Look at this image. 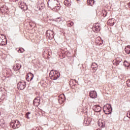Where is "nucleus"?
Listing matches in <instances>:
<instances>
[{
  "label": "nucleus",
  "instance_id": "obj_19",
  "mask_svg": "<svg viewBox=\"0 0 130 130\" xmlns=\"http://www.w3.org/2000/svg\"><path fill=\"white\" fill-rule=\"evenodd\" d=\"M87 4L88 6H93L95 4V1L94 0H87Z\"/></svg>",
  "mask_w": 130,
  "mask_h": 130
},
{
  "label": "nucleus",
  "instance_id": "obj_21",
  "mask_svg": "<svg viewBox=\"0 0 130 130\" xmlns=\"http://www.w3.org/2000/svg\"><path fill=\"white\" fill-rule=\"evenodd\" d=\"M125 51L126 53H127V54H130V46H127L126 48H125Z\"/></svg>",
  "mask_w": 130,
  "mask_h": 130
},
{
  "label": "nucleus",
  "instance_id": "obj_3",
  "mask_svg": "<svg viewBox=\"0 0 130 130\" xmlns=\"http://www.w3.org/2000/svg\"><path fill=\"white\" fill-rule=\"evenodd\" d=\"M103 111L106 114H110L112 111V108L109 104H107L104 106Z\"/></svg>",
  "mask_w": 130,
  "mask_h": 130
},
{
  "label": "nucleus",
  "instance_id": "obj_20",
  "mask_svg": "<svg viewBox=\"0 0 130 130\" xmlns=\"http://www.w3.org/2000/svg\"><path fill=\"white\" fill-rule=\"evenodd\" d=\"M22 67V65L20 63H16L15 64V69L16 71H18V70H20Z\"/></svg>",
  "mask_w": 130,
  "mask_h": 130
},
{
  "label": "nucleus",
  "instance_id": "obj_22",
  "mask_svg": "<svg viewBox=\"0 0 130 130\" xmlns=\"http://www.w3.org/2000/svg\"><path fill=\"white\" fill-rule=\"evenodd\" d=\"M95 29V31H96V32H98V31H100V26H99V24L98 23H96L95 24V26H94Z\"/></svg>",
  "mask_w": 130,
  "mask_h": 130
},
{
  "label": "nucleus",
  "instance_id": "obj_8",
  "mask_svg": "<svg viewBox=\"0 0 130 130\" xmlns=\"http://www.w3.org/2000/svg\"><path fill=\"white\" fill-rule=\"evenodd\" d=\"M33 104L35 106H38L40 104V98H36L34 100Z\"/></svg>",
  "mask_w": 130,
  "mask_h": 130
},
{
  "label": "nucleus",
  "instance_id": "obj_4",
  "mask_svg": "<svg viewBox=\"0 0 130 130\" xmlns=\"http://www.w3.org/2000/svg\"><path fill=\"white\" fill-rule=\"evenodd\" d=\"M11 126H12L13 128H19L20 127L21 124H20V122L18 120H12L10 123Z\"/></svg>",
  "mask_w": 130,
  "mask_h": 130
},
{
  "label": "nucleus",
  "instance_id": "obj_26",
  "mask_svg": "<svg viewBox=\"0 0 130 130\" xmlns=\"http://www.w3.org/2000/svg\"><path fill=\"white\" fill-rule=\"evenodd\" d=\"M124 66H125V67H129V63L128 62H127V61H124Z\"/></svg>",
  "mask_w": 130,
  "mask_h": 130
},
{
  "label": "nucleus",
  "instance_id": "obj_9",
  "mask_svg": "<svg viewBox=\"0 0 130 130\" xmlns=\"http://www.w3.org/2000/svg\"><path fill=\"white\" fill-rule=\"evenodd\" d=\"M64 102V95L61 94L59 95L58 102L60 104H62Z\"/></svg>",
  "mask_w": 130,
  "mask_h": 130
},
{
  "label": "nucleus",
  "instance_id": "obj_5",
  "mask_svg": "<svg viewBox=\"0 0 130 130\" xmlns=\"http://www.w3.org/2000/svg\"><path fill=\"white\" fill-rule=\"evenodd\" d=\"M26 87V83L24 81L20 82L17 84V88L19 90H24Z\"/></svg>",
  "mask_w": 130,
  "mask_h": 130
},
{
  "label": "nucleus",
  "instance_id": "obj_11",
  "mask_svg": "<svg viewBox=\"0 0 130 130\" xmlns=\"http://www.w3.org/2000/svg\"><path fill=\"white\" fill-rule=\"evenodd\" d=\"M121 61V59H119V58L118 57L113 61V63L115 64V66H118Z\"/></svg>",
  "mask_w": 130,
  "mask_h": 130
},
{
  "label": "nucleus",
  "instance_id": "obj_35",
  "mask_svg": "<svg viewBox=\"0 0 130 130\" xmlns=\"http://www.w3.org/2000/svg\"><path fill=\"white\" fill-rule=\"evenodd\" d=\"M106 15H107V14H106L105 15V16H106Z\"/></svg>",
  "mask_w": 130,
  "mask_h": 130
},
{
  "label": "nucleus",
  "instance_id": "obj_24",
  "mask_svg": "<svg viewBox=\"0 0 130 130\" xmlns=\"http://www.w3.org/2000/svg\"><path fill=\"white\" fill-rule=\"evenodd\" d=\"M29 74L30 76V81H32L33 80V78H34V75L31 73H29Z\"/></svg>",
  "mask_w": 130,
  "mask_h": 130
},
{
  "label": "nucleus",
  "instance_id": "obj_34",
  "mask_svg": "<svg viewBox=\"0 0 130 130\" xmlns=\"http://www.w3.org/2000/svg\"><path fill=\"white\" fill-rule=\"evenodd\" d=\"M86 123L87 125L89 124L90 123V121H88L87 123Z\"/></svg>",
  "mask_w": 130,
  "mask_h": 130
},
{
  "label": "nucleus",
  "instance_id": "obj_15",
  "mask_svg": "<svg viewBox=\"0 0 130 130\" xmlns=\"http://www.w3.org/2000/svg\"><path fill=\"white\" fill-rule=\"evenodd\" d=\"M91 68H92V70H93V71H95H95H97L98 65L97 64V63L93 62L92 64Z\"/></svg>",
  "mask_w": 130,
  "mask_h": 130
},
{
  "label": "nucleus",
  "instance_id": "obj_6",
  "mask_svg": "<svg viewBox=\"0 0 130 130\" xmlns=\"http://www.w3.org/2000/svg\"><path fill=\"white\" fill-rule=\"evenodd\" d=\"M47 36L49 38V39H52L54 36H53V31L51 30H48L46 32Z\"/></svg>",
  "mask_w": 130,
  "mask_h": 130
},
{
  "label": "nucleus",
  "instance_id": "obj_32",
  "mask_svg": "<svg viewBox=\"0 0 130 130\" xmlns=\"http://www.w3.org/2000/svg\"><path fill=\"white\" fill-rule=\"evenodd\" d=\"M127 117H128V118H130V112H128L127 113Z\"/></svg>",
  "mask_w": 130,
  "mask_h": 130
},
{
  "label": "nucleus",
  "instance_id": "obj_12",
  "mask_svg": "<svg viewBox=\"0 0 130 130\" xmlns=\"http://www.w3.org/2000/svg\"><path fill=\"white\" fill-rule=\"evenodd\" d=\"M5 38L6 37L4 35H0V45H5V42H4Z\"/></svg>",
  "mask_w": 130,
  "mask_h": 130
},
{
  "label": "nucleus",
  "instance_id": "obj_28",
  "mask_svg": "<svg viewBox=\"0 0 130 130\" xmlns=\"http://www.w3.org/2000/svg\"><path fill=\"white\" fill-rule=\"evenodd\" d=\"M126 84L128 87H130V79L127 80Z\"/></svg>",
  "mask_w": 130,
  "mask_h": 130
},
{
  "label": "nucleus",
  "instance_id": "obj_23",
  "mask_svg": "<svg viewBox=\"0 0 130 130\" xmlns=\"http://www.w3.org/2000/svg\"><path fill=\"white\" fill-rule=\"evenodd\" d=\"M55 22H57V23H60L61 21V18L60 17H58L54 19Z\"/></svg>",
  "mask_w": 130,
  "mask_h": 130
},
{
  "label": "nucleus",
  "instance_id": "obj_14",
  "mask_svg": "<svg viewBox=\"0 0 130 130\" xmlns=\"http://www.w3.org/2000/svg\"><path fill=\"white\" fill-rule=\"evenodd\" d=\"M108 25L110 26H113L114 25V19L112 18L108 21Z\"/></svg>",
  "mask_w": 130,
  "mask_h": 130
},
{
  "label": "nucleus",
  "instance_id": "obj_2",
  "mask_svg": "<svg viewBox=\"0 0 130 130\" xmlns=\"http://www.w3.org/2000/svg\"><path fill=\"white\" fill-rule=\"evenodd\" d=\"M50 77L52 80H57L60 77V74L56 71L51 70L50 73Z\"/></svg>",
  "mask_w": 130,
  "mask_h": 130
},
{
  "label": "nucleus",
  "instance_id": "obj_10",
  "mask_svg": "<svg viewBox=\"0 0 130 130\" xmlns=\"http://www.w3.org/2000/svg\"><path fill=\"white\" fill-rule=\"evenodd\" d=\"M93 110L95 112H100L101 111V107L99 105H95L93 107Z\"/></svg>",
  "mask_w": 130,
  "mask_h": 130
},
{
  "label": "nucleus",
  "instance_id": "obj_29",
  "mask_svg": "<svg viewBox=\"0 0 130 130\" xmlns=\"http://www.w3.org/2000/svg\"><path fill=\"white\" fill-rule=\"evenodd\" d=\"M29 114H30V113H27L26 114V117L27 118V119H30V117H29Z\"/></svg>",
  "mask_w": 130,
  "mask_h": 130
},
{
  "label": "nucleus",
  "instance_id": "obj_31",
  "mask_svg": "<svg viewBox=\"0 0 130 130\" xmlns=\"http://www.w3.org/2000/svg\"><path fill=\"white\" fill-rule=\"evenodd\" d=\"M69 24H70L71 26H73L74 25V22L69 21Z\"/></svg>",
  "mask_w": 130,
  "mask_h": 130
},
{
  "label": "nucleus",
  "instance_id": "obj_25",
  "mask_svg": "<svg viewBox=\"0 0 130 130\" xmlns=\"http://www.w3.org/2000/svg\"><path fill=\"white\" fill-rule=\"evenodd\" d=\"M3 124H5V121L4 120V119L0 120V125L3 126Z\"/></svg>",
  "mask_w": 130,
  "mask_h": 130
},
{
  "label": "nucleus",
  "instance_id": "obj_27",
  "mask_svg": "<svg viewBox=\"0 0 130 130\" xmlns=\"http://www.w3.org/2000/svg\"><path fill=\"white\" fill-rule=\"evenodd\" d=\"M44 8V4H41V5L39 6L40 10H42Z\"/></svg>",
  "mask_w": 130,
  "mask_h": 130
},
{
  "label": "nucleus",
  "instance_id": "obj_18",
  "mask_svg": "<svg viewBox=\"0 0 130 130\" xmlns=\"http://www.w3.org/2000/svg\"><path fill=\"white\" fill-rule=\"evenodd\" d=\"M25 5L26 4L22 2H20L18 3V6L21 9H23L25 8Z\"/></svg>",
  "mask_w": 130,
  "mask_h": 130
},
{
  "label": "nucleus",
  "instance_id": "obj_1",
  "mask_svg": "<svg viewBox=\"0 0 130 130\" xmlns=\"http://www.w3.org/2000/svg\"><path fill=\"white\" fill-rule=\"evenodd\" d=\"M57 3H58V1L57 0H49L48 2V7L49 8H50V9H52V8L54 9H56L57 11V10H59V6H57Z\"/></svg>",
  "mask_w": 130,
  "mask_h": 130
},
{
  "label": "nucleus",
  "instance_id": "obj_36",
  "mask_svg": "<svg viewBox=\"0 0 130 130\" xmlns=\"http://www.w3.org/2000/svg\"><path fill=\"white\" fill-rule=\"evenodd\" d=\"M15 1H18V0H15Z\"/></svg>",
  "mask_w": 130,
  "mask_h": 130
},
{
  "label": "nucleus",
  "instance_id": "obj_7",
  "mask_svg": "<svg viewBox=\"0 0 130 130\" xmlns=\"http://www.w3.org/2000/svg\"><path fill=\"white\" fill-rule=\"evenodd\" d=\"M89 96L92 99H95V98H97V92L95 90L91 91L89 92Z\"/></svg>",
  "mask_w": 130,
  "mask_h": 130
},
{
  "label": "nucleus",
  "instance_id": "obj_13",
  "mask_svg": "<svg viewBox=\"0 0 130 130\" xmlns=\"http://www.w3.org/2000/svg\"><path fill=\"white\" fill-rule=\"evenodd\" d=\"M64 4L65 6H67V7H71L72 2H71V0H65L64 1Z\"/></svg>",
  "mask_w": 130,
  "mask_h": 130
},
{
  "label": "nucleus",
  "instance_id": "obj_16",
  "mask_svg": "<svg viewBox=\"0 0 130 130\" xmlns=\"http://www.w3.org/2000/svg\"><path fill=\"white\" fill-rule=\"evenodd\" d=\"M7 10L8 8L6 6H3L0 8V11L2 12V13H5V12H7Z\"/></svg>",
  "mask_w": 130,
  "mask_h": 130
},
{
  "label": "nucleus",
  "instance_id": "obj_17",
  "mask_svg": "<svg viewBox=\"0 0 130 130\" xmlns=\"http://www.w3.org/2000/svg\"><path fill=\"white\" fill-rule=\"evenodd\" d=\"M98 125L100 127H105V121L102 120L98 123Z\"/></svg>",
  "mask_w": 130,
  "mask_h": 130
},
{
  "label": "nucleus",
  "instance_id": "obj_33",
  "mask_svg": "<svg viewBox=\"0 0 130 130\" xmlns=\"http://www.w3.org/2000/svg\"><path fill=\"white\" fill-rule=\"evenodd\" d=\"M28 79H30V78H29V75H27V78H26V79L28 80Z\"/></svg>",
  "mask_w": 130,
  "mask_h": 130
},
{
  "label": "nucleus",
  "instance_id": "obj_30",
  "mask_svg": "<svg viewBox=\"0 0 130 130\" xmlns=\"http://www.w3.org/2000/svg\"><path fill=\"white\" fill-rule=\"evenodd\" d=\"M25 50H24V49H19L18 51L20 53H22V52H24Z\"/></svg>",
  "mask_w": 130,
  "mask_h": 130
}]
</instances>
